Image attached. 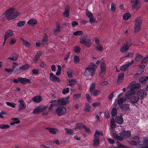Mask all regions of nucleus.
<instances>
[{
  "label": "nucleus",
  "mask_w": 148,
  "mask_h": 148,
  "mask_svg": "<svg viewBox=\"0 0 148 148\" xmlns=\"http://www.w3.org/2000/svg\"><path fill=\"white\" fill-rule=\"evenodd\" d=\"M97 66L93 63H91L90 65L86 68L85 71L83 74V76L85 77L88 76L89 75H93L95 73V69H96Z\"/></svg>",
  "instance_id": "obj_1"
},
{
  "label": "nucleus",
  "mask_w": 148,
  "mask_h": 148,
  "mask_svg": "<svg viewBox=\"0 0 148 148\" xmlns=\"http://www.w3.org/2000/svg\"><path fill=\"white\" fill-rule=\"evenodd\" d=\"M14 9L12 8L8 10L5 12V14L7 15V19L10 20L16 18L20 15V13L17 12H14Z\"/></svg>",
  "instance_id": "obj_2"
},
{
  "label": "nucleus",
  "mask_w": 148,
  "mask_h": 148,
  "mask_svg": "<svg viewBox=\"0 0 148 148\" xmlns=\"http://www.w3.org/2000/svg\"><path fill=\"white\" fill-rule=\"evenodd\" d=\"M142 18L140 17L136 19L134 26V29L136 32H138L140 30L142 23Z\"/></svg>",
  "instance_id": "obj_3"
},
{
  "label": "nucleus",
  "mask_w": 148,
  "mask_h": 148,
  "mask_svg": "<svg viewBox=\"0 0 148 148\" xmlns=\"http://www.w3.org/2000/svg\"><path fill=\"white\" fill-rule=\"evenodd\" d=\"M132 45L131 41V40H129L126 43L123 45L121 47L120 49V51L121 52H124L126 51Z\"/></svg>",
  "instance_id": "obj_4"
},
{
  "label": "nucleus",
  "mask_w": 148,
  "mask_h": 148,
  "mask_svg": "<svg viewBox=\"0 0 148 148\" xmlns=\"http://www.w3.org/2000/svg\"><path fill=\"white\" fill-rule=\"evenodd\" d=\"M99 132L97 130H96L94 134V139L93 140V146L97 147L99 144L100 142L99 141Z\"/></svg>",
  "instance_id": "obj_5"
},
{
  "label": "nucleus",
  "mask_w": 148,
  "mask_h": 148,
  "mask_svg": "<svg viewBox=\"0 0 148 148\" xmlns=\"http://www.w3.org/2000/svg\"><path fill=\"white\" fill-rule=\"evenodd\" d=\"M100 69L101 72L99 74V75L101 77L103 76L105 74L106 70V65L105 64L104 60L103 59H102L101 60Z\"/></svg>",
  "instance_id": "obj_6"
},
{
  "label": "nucleus",
  "mask_w": 148,
  "mask_h": 148,
  "mask_svg": "<svg viewBox=\"0 0 148 148\" xmlns=\"http://www.w3.org/2000/svg\"><path fill=\"white\" fill-rule=\"evenodd\" d=\"M133 8L136 10H138L140 7V0H130Z\"/></svg>",
  "instance_id": "obj_7"
},
{
  "label": "nucleus",
  "mask_w": 148,
  "mask_h": 148,
  "mask_svg": "<svg viewBox=\"0 0 148 148\" xmlns=\"http://www.w3.org/2000/svg\"><path fill=\"white\" fill-rule=\"evenodd\" d=\"M56 112L59 116H61L66 113V109L64 107H60L56 109Z\"/></svg>",
  "instance_id": "obj_8"
},
{
  "label": "nucleus",
  "mask_w": 148,
  "mask_h": 148,
  "mask_svg": "<svg viewBox=\"0 0 148 148\" xmlns=\"http://www.w3.org/2000/svg\"><path fill=\"white\" fill-rule=\"evenodd\" d=\"M137 95L138 98L142 99L147 95V94L145 90L140 89L137 91Z\"/></svg>",
  "instance_id": "obj_9"
},
{
  "label": "nucleus",
  "mask_w": 148,
  "mask_h": 148,
  "mask_svg": "<svg viewBox=\"0 0 148 148\" xmlns=\"http://www.w3.org/2000/svg\"><path fill=\"white\" fill-rule=\"evenodd\" d=\"M50 80L51 81L53 82H60V79L58 77L54 75L53 73H51L50 74L49 77Z\"/></svg>",
  "instance_id": "obj_10"
},
{
  "label": "nucleus",
  "mask_w": 148,
  "mask_h": 148,
  "mask_svg": "<svg viewBox=\"0 0 148 148\" xmlns=\"http://www.w3.org/2000/svg\"><path fill=\"white\" fill-rule=\"evenodd\" d=\"M14 32L13 31L10 29H9L7 30L5 32L4 35L5 42L6 40L9 37L13 35Z\"/></svg>",
  "instance_id": "obj_11"
},
{
  "label": "nucleus",
  "mask_w": 148,
  "mask_h": 148,
  "mask_svg": "<svg viewBox=\"0 0 148 148\" xmlns=\"http://www.w3.org/2000/svg\"><path fill=\"white\" fill-rule=\"evenodd\" d=\"M57 102L59 105L64 106L69 103V101L65 98H62L58 100Z\"/></svg>",
  "instance_id": "obj_12"
},
{
  "label": "nucleus",
  "mask_w": 148,
  "mask_h": 148,
  "mask_svg": "<svg viewBox=\"0 0 148 148\" xmlns=\"http://www.w3.org/2000/svg\"><path fill=\"white\" fill-rule=\"evenodd\" d=\"M18 80L21 83L23 84H25L27 83H29L30 82V79L25 78L19 77L18 78Z\"/></svg>",
  "instance_id": "obj_13"
},
{
  "label": "nucleus",
  "mask_w": 148,
  "mask_h": 148,
  "mask_svg": "<svg viewBox=\"0 0 148 148\" xmlns=\"http://www.w3.org/2000/svg\"><path fill=\"white\" fill-rule=\"evenodd\" d=\"M70 12V8L69 6H66L65 11L63 13V15L65 17H68L69 16Z\"/></svg>",
  "instance_id": "obj_14"
},
{
  "label": "nucleus",
  "mask_w": 148,
  "mask_h": 148,
  "mask_svg": "<svg viewBox=\"0 0 148 148\" xmlns=\"http://www.w3.org/2000/svg\"><path fill=\"white\" fill-rule=\"evenodd\" d=\"M132 87H131L130 90H128L125 94V96L128 97L129 95H134L135 93V91Z\"/></svg>",
  "instance_id": "obj_15"
},
{
  "label": "nucleus",
  "mask_w": 148,
  "mask_h": 148,
  "mask_svg": "<svg viewBox=\"0 0 148 148\" xmlns=\"http://www.w3.org/2000/svg\"><path fill=\"white\" fill-rule=\"evenodd\" d=\"M120 135L124 137L130 136L131 135V132L130 131H123L121 133Z\"/></svg>",
  "instance_id": "obj_16"
},
{
  "label": "nucleus",
  "mask_w": 148,
  "mask_h": 148,
  "mask_svg": "<svg viewBox=\"0 0 148 148\" xmlns=\"http://www.w3.org/2000/svg\"><path fill=\"white\" fill-rule=\"evenodd\" d=\"M48 106L42 105L38 107V112H43L47 108Z\"/></svg>",
  "instance_id": "obj_17"
},
{
  "label": "nucleus",
  "mask_w": 148,
  "mask_h": 148,
  "mask_svg": "<svg viewBox=\"0 0 148 148\" xmlns=\"http://www.w3.org/2000/svg\"><path fill=\"white\" fill-rule=\"evenodd\" d=\"M18 57V54H14V56L11 55L8 58L13 61H16L17 60Z\"/></svg>",
  "instance_id": "obj_18"
},
{
  "label": "nucleus",
  "mask_w": 148,
  "mask_h": 148,
  "mask_svg": "<svg viewBox=\"0 0 148 148\" xmlns=\"http://www.w3.org/2000/svg\"><path fill=\"white\" fill-rule=\"evenodd\" d=\"M77 83V81L75 79H69L67 82V84L71 86H73L76 84Z\"/></svg>",
  "instance_id": "obj_19"
},
{
  "label": "nucleus",
  "mask_w": 148,
  "mask_h": 148,
  "mask_svg": "<svg viewBox=\"0 0 148 148\" xmlns=\"http://www.w3.org/2000/svg\"><path fill=\"white\" fill-rule=\"evenodd\" d=\"M116 122L118 124L121 125L123 123V119L122 116H117L116 117Z\"/></svg>",
  "instance_id": "obj_20"
},
{
  "label": "nucleus",
  "mask_w": 148,
  "mask_h": 148,
  "mask_svg": "<svg viewBox=\"0 0 148 148\" xmlns=\"http://www.w3.org/2000/svg\"><path fill=\"white\" fill-rule=\"evenodd\" d=\"M27 23L30 25L34 26L37 23V21L36 19L31 18L28 21Z\"/></svg>",
  "instance_id": "obj_21"
},
{
  "label": "nucleus",
  "mask_w": 148,
  "mask_h": 148,
  "mask_svg": "<svg viewBox=\"0 0 148 148\" xmlns=\"http://www.w3.org/2000/svg\"><path fill=\"white\" fill-rule=\"evenodd\" d=\"M29 67V66L26 64L21 66L19 69V70H21L22 72L23 70L27 69Z\"/></svg>",
  "instance_id": "obj_22"
},
{
  "label": "nucleus",
  "mask_w": 148,
  "mask_h": 148,
  "mask_svg": "<svg viewBox=\"0 0 148 148\" xmlns=\"http://www.w3.org/2000/svg\"><path fill=\"white\" fill-rule=\"evenodd\" d=\"M47 129L49 132L53 134H56L58 132V130L55 128H48Z\"/></svg>",
  "instance_id": "obj_23"
},
{
  "label": "nucleus",
  "mask_w": 148,
  "mask_h": 148,
  "mask_svg": "<svg viewBox=\"0 0 148 148\" xmlns=\"http://www.w3.org/2000/svg\"><path fill=\"white\" fill-rule=\"evenodd\" d=\"M139 98H137L136 97L133 96L130 99V100L132 103H136L138 101Z\"/></svg>",
  "instance_id": "obj_24"
},
{
  "label": "nucleus",
  "mask_w": 148,
  "mask_h": 148,
  "mask_svg": "<svg viewBox=\"0 0 148 148\" xmlns=\"http://www.w3.org/2000/svg\"><path fill=\"white\" fill-rule=\"evenodd\" d=\"M93 95L97 96L99 94L100 91L98 90H94L92 92H90Z\"/></svg>",
  "instance_id": "obj_25"
},
{
  "label": "nucleus",
  "mask_w": 148,
  "mask_h": 148,
  "mask_svg": "<svg viewBox=\"0 0 148 148\" xmlns=\"http://www.w3.org/2000/svg\"><path fill=\"white\" fill-rule=\"evenodd\" d=\"M65 130L66 131V133L67 134L72 135L73 133V130L71 129L66 128L65 129Z\"/></svg>",
  "instance_id": "obj_26"
},
{
  "label": "nucleus",
  "mask_w": 148,
  "mask_h": 148,
  "mask_svg": "<svg viewBox=\"0 0 148 148\" xmlns=\"http://www.w3.org/2000/svg\"><path fill=\"white\" fill-rule=\"evenodd\" d=\"M126 100V98H119L117 101V103L120 106Z\"/></svg>",
  "instance_id": "obj_27"
},
{
  "label": "nucleus",
  "mask_w": 148,
  "mask_h": 148,
  "mask_svg": "<svg viewBox=\"0 0 148 148\" xmlns=\"http://www.w3.org/2000/svg\"><path fill=\"white\" fill-rule=\"evenodd\" d=\"M80 48L79 46H76L73 48V50L75 52L79 53L80 51Z\"/></svg>",
  "instance_id": "obj_28"
},
{
  "label": "nucleus",
  "mask_w": 148,
  "mask_h": 148,
  "mask_svg": "<svg viewBox=\"0 0 148 148\" xmlns=\"http://www.w3.org/2000/svg\"><path fill=\"white\" fill-rule=\"evenodd\" d=\"M26 22L25 21H21L18 22L17 23V25L20 27L23 26L25 24Z\"/></svg>",
  "instance_id": "obj_29"
},
{
  "label": "nucleus",
  "mask_w": 148,
  "mask_h": 148,
  "mask_svg": "<svg viewBox=\"0 0 148 148\" xmlns=\"http://www.w3.org/2000/svg\"><path fill=\"white\" fill-rule=\"evenodd\" d=\"M143 145L145 147H142L141 148H148V138L144 140L143 141Z\"/></svg>",
  "instance_id": "obj_30"
},
{
  "label": "nucleus",
  "mask_w": 148,
  "mask_h": 148,
  "mask_svg": "<svg viewBox=\"0 0 148 148\" xmlns=\"http://www.w3.org/2000/svg\"><path fill=\"white\" fill-rule=\"evenodd\" d=\"M131 17V15L129 13H126L124 14L123 16V19L125 20H128Z\"/></svg>",
  "instance_id": "obj_31"
},
{
  "label": "nucleus",
  "mask_w": 148,
  "mask_h": 148,
  "mask_svg": "<svg viewBox=\"0 0 148 148\" xmlns=\"http://www.w3.org/2000/svg\"><path fill=\"white\" fill-rule=\"evenodd\" d=\"M112 116L114 117L117 114V109L115 108H113L111 112Z\"/></svg>",
  "instance_id": "obj_32"
},
{
  "label": "nucleus",
  "mask_w": 148,
  "mask_h": 148,
  "mask_svg": "<svg viewBox=\"0 0 148 148\" xmlns=\"http://www.w3.org/2000/svg\"><path fill=\"white\" fill-rule=\"evenodd\" d=\"M84 44L85 46L88 47H90L91 45V41L90 40V39H87L86 40Z\"/></svg>",
  "instance_id": "obj_33"
},
{
  "label": "nucleus",
  "mask_w": 148,
  "mask_h": 148,
  "mask_svg": "<svg viewBox=\"0 0 148 148\" xmlns=\"http://www.w3.org/2000/svg\"><path fill=\"white\" fill-rule=\"evenodd\" d=\"M84 125L82 123H79L77 124L76 125V127L75 128V130L80 129L84 127Z\"/></svg>",
  "instance_id": "obj_34"
},
{
  "label": "nucleus",
  "mask_w": 148,
  "mask_h": 148,
  "mask_svg": "<svg viewBox=\"0 0 148 148\" xmlns=\"http://www.w3.org/2000/svg\"><path fill=\"white\" fill-rule=\"evenodd\" d=\"M130 65V64H127L121 66L120 68V69L122 71H125L126 69H127Z\"/></svg>",
  "instance_id": "obj_35"
},
{
  "label": "nucleus",
  "mask_w": 148,
  "mask_h": 148,
  "mask_svg": "<svg viewBox=\"0 0 148 148\" xmlns=\"http://www.w3.org/2000/svg\"><path fill=\"white\" fill-rule=\"evenodd\" d=\"M129 105L125 104L121 106V108L123 110H126L129 109Z\"/></svg>",
  "instance_id": "obj_36"
},
{
  "label": "nucleus",
  "mask_w": 148,
  "mask_h": 148,
  "mask_svg": "<svg viewBox=\"0 0 148 148\" xmlns=\"http://www.w3.org/2000/svg\"><path fill=\"white\" fill-rule=\"evenodd\" d=\"M111 10L113 12H115L116 10V5L113 2H112L111 4Z\"/></svg>",
  "instance_id": "obj_37"
},
{
  "label": "nucleus",
  "mask_w": 148,
  "mask_h": 148,
  "mask_svg": "<svg viewBox=\"0 0 148 148\" xmlns=\"http://www.w3.org/2000/svg\"><path fill=\"white\" fill-rule=\"evenodd\" d=\"M124 76V73H123L119 74L118 77V81L119 82L120 81L123 80Z\"/></svg>",
  "instance_id": "obj_38"
},
{
  "label": "nucleus",
  "mask_w": 148,
  "mask_h": 148,
  "mask_svg": "<svg viewBox=\"0 0 148 148\" xmlns=\"http://www.w3.org/2000/svg\"><path fill=\"white\" fill-rule=\"evenodd\" d=\"M116 144L118 148H128L127 146L121 144L118 141L116 142Z\"/></svg>",
  "instance_id": "obj_39"
},
{
  "label": "nucleus",
  "mask_w": 148,
  "mask_h": 148,
  "mask_svg": "<svg viewBox=\"0 0 148 148\" xmlns=\"http://www.w3.org/2000/svg\"><path fill=\"white\" fill-rule=\"evenodd\" d=\"M58 69L57 70V72L56 73V75L57 76H58L60 75L61 73V70L62 69V68L61 66L58 65L57 66Z\"/></svg>",
  "instance_id": "obj_40"
},
{
  "label": "nucleus",
  "mask_w": 148,
  "mask_h": 148,
  "mask_svg": "<svg viewBox=\"0 0 148 148\" xmlns=\"http://www.w3.org/2000/svg\"><path fill=\"white\" fill-rule=\"evenodd\" d=\"M26 108L25 103L20 104L18 106V108L19 110H21V109H25Z\"/></svg>",
  "instance_id": "obj_41"
},
{
  "label": "nucleus",
  "mask_w": 148,
  "mask_h": 148,
  "mask_svg": "<svg viewBox=\"0 0 148 148\" xmlns=\"http://www.w3.org/2000/svg\"><path fill=\"white\" fill-rule=\"evenodd\" d=\"M143 58V56H141V55L137 54L136 55V58H135V60L136 61L138 62L140 60H141Z\"/></svg>",
  "instance_id": "obj_42"
},
{
  "label": "nucleus",
  "mask_w": 148,
  "mask_h": 148,
  "mask_svg": "<svg viewBox=\"0 0 148 148\" xmlns=\"http://www.w3.org/2000/svg\"><path fill=\"white\" fill-rule=\"evenodd\" d=\"M83 32L81 31H77L73 33V34L75 36H80L83 34Z\"/></svg>",
  "instance_id": "obj_43"
},
{
  "label": "nucleus",
  "mask_w": 148,
  "mask_h": 148,
  "mask_svg": "<svg viewBox=\"0 0 148 148\" xmlns=\"http://www.w3.org/2000/svg\"><path fill=\"white\" fill-rule=\"evenodd\" d=\"M84 110L86 112H89L90 111V106L88 104H86Z\"/></svg>",
  "instance_id": "obj_44"
},
{
  "label": "nucleus",
  "mask_w": 148,
  "mask_h": 148,
  "mask_svg": "<svg viewBox=\"0 0 148 148\" xmlns=\"http://www.w3.org/2000/svg\"><path fill=\"white\" fill-rule=\"evenodd\" d=\"M87 37H82L79 39V42L82 44H84L86 40Z\"/></svg>",
  "instance_id": "obj_45"
},
{
  "label": "nucleus",
  "mask_w": 148,
  "mask_h": 148,
  "mask_svg": "<svg viewBox=\"0 0 148 148\" xmlns=\"http://www.w3.org/2000/svg\"><path fill=\"white\" fill-rule=\"evenodd\" d=\"M86 15L89 18L93 16L92 12L88 10H86Z\"/></svg>",
  "instance_id": "obj_46"
},
{
  "label": "nucleus",
  "mask_w": 148,
  "mask_h": 148,
  "mask_svg": "<svg viewBox=\"0 0 148 148\" xmlns=\"http://www.w3.org/2000/svg\"><path fill=\"white\" fill-rule=\"evenodd\" d=\"M95 86V83H92L90 85L89 88V90L90 92H92V90H94Z\"/></svg>",
  "instance_id": "obj_47"
},
{
  "label": "nucleus",
  "mask_w": 148,
  "mask_h": 148,
  "mask_svg": "<svg viewBox=\"0 0 148 148\" xmlns=\"http://www.w3.org/2000/svg\"><path fill=\"white\" fill-rule=\"evenodd\" d=\"M96 48L97 51H101L103 49V47L100 44L97 45L96 47Z\"/></svg>",
  "instance_id": "obj_48"
},
{
  "label": "nucleus",
  "mask_w": 148,
  "mask_h": 148,
  "mask_svg": "<svg viewBox=\"0 0 148 148\" xmlns=\"http://www.w3.org/2000/svg\"><path fill=\"white\" fill-rule=\"evenodd\" d=\"M6 103L7 105L12 108H15L16 104L13 103H11L9 102H6Z\"/></svg>",
  "instance_id": "obj_49"
},
{
  "label": "nucleus",
  "mask_w": 148,
  "mask_h": 148,
  "mask_svg": "<svg viewBox=\"0 0 148 148\" xmlns=\"http://www.w3.org/2000/svg\"><path fill=\"white\" fill-rule=\"evenodd\" d=\"M139 82L142 83H145L147 81L146 77H142L139 79Z\"/></svg>",
  "instance_id": "obj_50"
},
{
  "label": "nucleus",
  "mask_w": 148,
  "mask_h": 148,
  "mask_svg": "<svg viewBox=\"0 0 148 148\" xmlns=\"http://www.w3.org/2000/svg\"><path fill=\"white\" fill-rule=\"evenodd\" d=\"M10 126L7 125L1 124L0 125V128L2 129H6L9 128Z\"/></svg>",
  "instance_id": "obj_51"
},
{
  "label": "nucleus",
  "mask_w": 148,
  "mask_h": 148,
  "mask_svg": "<svg viewBox=\"0 0 148 148\" xmlns=\"http://www.w3.org/2000/svg\"><path fill=\"white\" fill-rule=\"evenodd\" d=\"M23 45L25 46L28 47L30 45V43L26 40H23Z\"/></svg>",
  "instance_id": "obj_52"
},
{
  "label": "nucleus",
  "mask_w": 148,
  "mask_h": 148,
  "mask_svg": "<svg viewBox=\"0 0 148 148\" xmlns=\"http://www.w3.org/2000/svg\"><path fill=\"white\" fill-rule=\"evenodd\" d=\"M133 54L131 53L126 52L125 53V54L124 56L125 57H132Z\"/></svg>",
  "instance_id": "obj_53"
},
{
  "label": "nucleus",
  "mask_w": 148,
  "mask_h": 148,
  "mask_svg": "<svg viewBox=\"0 0 148 148\" xmlns=\"http://www.w3.org/2000/svg\"><path fill=\"white\" fill-rule=\"evenodd\" d=\"M79 61V58L77 56H75L74 58V62L75 63H77Z\"/></svg>",
  "instance_id": "obj_54"
},
{
  "label": "nucleus",
  "mask_w": 148,
  "mask_h": 148,
  "mask_svg": "<svg viewBox=\"0 0 148 148\" xmlns=\"http://www.w3.org/2000/svg\"><path fill=\"white\" fill-rule=\"evenodd\" d=\"M81 96L80 94H75L74 95L73 98L74 99H77L80 97Z\"/></svg>",
  "instance_id": "obj_55"
},
{
  "label": "nucleus",
  "mask_w": 148,
  "mask_h": 148,
  "mask_svg": "<svg viewBox=\"0 0 148 148\" xmlns=\"http://www.w3.org/2000/svg\"><path fill=\"white\" fill-rule=\"evenodd\" d=\"M90 19V22L91 24H92L95 22V18L94 16L89 18Z\"/></svg>",
  "instance_id": "obj_56"
},
{
  "label": "nucleus",
  "mask_w": 148,
  "mask_h": 148,
  "mask_svg": "<svg viewBox=\"0 0 148 148\" xmlns=\"http://www.w3.org/2000/svg\"><path fill=\"white\" fill-rule=\"evenodd\" d=\"M69 91V88H64L62 90V93L63 94H65L68 93Z\"/></svg>",
  "instance_id": "obj_57"
},
{
  "label": "nucleus",
  "mask_w": 148,
  "mask_h": 148,
  "mask_svg": "<svg viewBox=\"0 0 148 148\" xmlns=\"http://www.w3.org/2000/svg\"><path fill=\"white\" fill-rule=\"evenodd\" d=\"M67 74L69 77L71 78L73 77L72 73L71 71H68L67 72Z\"/></svg>",
  "instance_id": "obj_58"
},
{
  "label": "nucleus",
  "mask_w": 148,
  "mask_h": 148,
  "mask_svg": "<svg viewBox=\"0 0 148 148\" xmlns=\"http://www.w3.org/2000/svg\"><path fill=\"white\" fill-rule=\"evenodd\" d=\"M140 86V85L139 84H136L132 85L131 87H133L134 89H135L136 88H139Z\"/></svg>",
  "instance_id": "obj_59"
},
{
  "label": "nucleus",
  "mask_w": 148,
  "mask_h": 148,
  "mask_svg": "<svg viewBox=\"0 0 148 148\" xmlns=\"http://www.w3.org/2000/svg\"><path fill=\"white\" fill-rule=\"evenodd\" d=\"M57 102V101H53L51 102H50L51 103H52V104L50 105V106L49 107V110H51L52 109L53 106V105H56L55 104H54L53 103L54 102Z\"/></svg>",
  "instance_id": "obj_60"
},
{
  "label": "nucleus",
  "mask_w": 148,
  "mask_h": 148,
  "mask_svg": "<svg viewBox=\"0 0 148 148\" xmlns=\"http://www.w3.org/2000/svg\"><path fill=\"white\" fill-rule=\"evenodd\" d=\"M148 61V56L143 58L141 61V63H145Z\"/></svg>",
  "instance_id": "obj_61"
},
{
  "label": "nucleus",
  "mask_w": 148,
  "mask_h": 148,
  "mask_svg": "<svg viewBox=\"0 0 148 148\" xmlns=\"http://www.w3.org/2000/svg\"><path fill=\"white\" fill-rule=\"evenodd\" d=\"M5 70L8 73H12L13 72V69H5Z\"/></svg>",
  "instance_id": "obj_62"
},
{
  "label": "nucleus",
  "mask_w": 148,
  "mask_h": 148,
  "mask_svg": "<svg viewBox=\"0 0 148 148\" xmlns=\"http://www.w3.org/2000/svg\"><path fill=\"white\" fill-rule=\"evenodd\" d=\"M107 140L109 143L111 144H113L114 143V140L111 138H108Z\"/></svg>",
  "instance_id": "obj_63"
},
{
  "label": "nucleus",
  "mask_w": 148,
  "mask_h": 148,
  "mask_svg": "<svg viewBox=\"0 0 148 148\" xmlns=\"http://www.w3.org/2000/svg\"><path fill=\"white\" fill-rule=\"evenodd\" d=\"M71 24L73 27H74L78 25V23L77 21H74L72 22Z\"/></svg>",
  "instance_id": "obj_64"
}]
</instances>
